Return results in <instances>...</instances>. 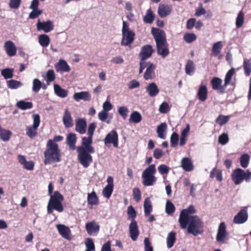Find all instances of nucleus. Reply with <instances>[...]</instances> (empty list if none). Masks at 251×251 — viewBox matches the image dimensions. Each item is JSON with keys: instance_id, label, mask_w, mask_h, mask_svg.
Wrapping results in <instances>:
<instances>
[{"instance_id": "obj_34", "label": "nucleus", "mask_w": 251, "mask_h": 251, "mask_svg": "<svg viewBox=\"0 0 251 251\" xmlns=\"http://www.w3.org/2000/svg\"><path fill=\"white\" fill-rule=\"evenodd\" d=\"M66 140L70 149L72 150H75V143L76 142L75 134L73 133H69L67 136Z\"/></svg>"}, {"instance_id": "obj_58", "label": "nucleus", "mask_w": 251, "mask_h": 251, "mask_svg": "<svg viewBox=\"0 0 251 251\" xmlns=\"http://www.w3.org/2000/svg\"><path fill=\"white\" fill-rule=\"evenodd\" d=\"M128 112V109L126 106H121L118 108V113L124 119H126V118Z\"/></svg>"}, {"instance_id": "obj_24", "label": "nucleus", "mask_w": 251, "mask_h": 251, "mask_svg": "<svg viewBox=\"0 0 251 251\" xmlns=\"http://www.w3.org/2000/svg\"><path fill=\"white\" fill-rule=\"evenodd\" d=\"M55 67L58 72H69L71 70L70 67L64 59L59 60Z\"/></svg>"}, {"instance_id": "obj_40", "label": "nucleus", "mask_w": 251, "mask_h": 251, "mask_svg": "<svg viewBox=\"0 0 251 251\" xmlns=\"http://www.w3.org/2000/svg\"><path fill=\"white\" fill-rule=\"evenodd\" d=\"M39 43L43 47H47L50 43L49 37L46 34H42L39 36Z\"/></svg>"}, {"instance_id": "obj_9", "label": "nucleus", "mask_w": 251, "mask_h": 251, "mask_svg": "<svg viewBox=\"0 0 251 251\" xmlns=\"http://www.w3.org/2000/svg\"><path fill=\"white\" fill-rule=\"evenodd\" d=\"M33 123L32 126H28L26 129V135L32 139L37 135V129L40 123V117L38 114H33L32 115Z\"/></svg>"}, {"instance_id": "obj_64", "label": "nucleus", "mask_w": 251, "mask_h": 251, "mask_svg": "<svg viewBox=\"0 0 251 251\" xmlns=\"http://www.w3.org/2000/svg\"><path fill=\"white\" fill-rule=\"evenodd\" d=\"M113 108V106L110 102L108 100L105 101L102 104V110L108 112L110 111Z\"/></svg>"}, {"instance_id": "obj_28", "label": "nucleus", "mask_w": 251, "mask_h": 251, "mask_svg": "<svg viewBox=\"0 0 251 251\" xmlns=\"http://www.w3.org/2000/svg\"><path fill=\"white\" fill-rule=\"evenodd\" d=\"M56 227L59 234L64 238L69 239L71 231L69 227L64 225H57Z\"/></svg>"}, {"instance_id": "obj_59", "label": "nucleus", "mask_w": 251, "mask_h": 251, "mask_svg": "<svg viewBox=\"0 0 251 251\" xmlns=\"http://www.w3.org/2000/svg\"><path fill=\"white\" fill-rule=\"evenodd\" d=\"M127 213L128 217V219H134L136 216V212L131 205L128 207Z\"/></svg>"}, {"instance_id": "obj_50", "label": "nucleus", "mask_w": 251, "mask_h": 251, "mask_svg": "<svg viewBox=\"0 0 251 251\" xmlns=\"http://www.w3.org/2000/svg\"><path fill=\"white\" fill-rule=\"evenodd\" d=\"M55 78V74L54 71L52 70H49L46 73V76L45 77V80L47 82L48 85H49L50 83L54 80Z\"/></svg>"}, {"instance_id": "obj_62", "label": "nucleus", "mask_w": 251, "mask_h": 251, "mask_svg": "<svg viewBox=\"0 0 251 251\" xmlns=\"http://www.w3.org/2000/svg\"><path fill=\"white\" fill-rule=\"evenodd\" d=\"M229 140L228 135L226 133H223L219 137V142L222 145L226 144Z\"/></svg>"}, {"instance_id": "obj_22", "label": "nucleus", "mask_w": 251, "mask_h": 251, "mask_svg": "<svg viewBox=\"0 0 251 251\" xmlns=\"http://www.w3.org/2000/svg\"><path fill=\"white\" fill-rule=\"evenodd\" d=\"M155 68L156 66L155 65L151 62H149V66L144 75V78L145 80H148L154 78L155 76L154 71Z\"/></svg>"}, {"instance_id": "obj_29", "label": "nucleus", "mask_w": 251, "mask_h": 251, "mask_svg": "<svg viewBox=\"0 0 251 251\" xmlns=\"http://www.w3.org/2000/svg\"><path fill=\"white\" fill-rule=\"evenodd\" d=\"M181 166L186 172H190L194 169V166L191 159L188 157L183 158L181 162Z\"/></svg>"}, {"instance_id": "obj_38", "label": "nucleus", "mask_w": 251, "mask_h": 251, "mask_svg": "<svg viewBox=\"0 0 251 251\" xmlns=\"http://www.w3.org/2000/svg\"><path fill=\"white\" fill-rule=\"evenodd\" d=\"M16 106L19 109L22 110H26L28 109H31L33 107L32 102L25 101L24 100H20L16 103Z\"/></svg>"}, {"instance_id": "obj_63", "label": "nucleus", "mask_w": 251, "mask_h": 251, "mask_svg": "<svg viewBox=\"0 0 251 251\" xmlns=\"http://www.w3.org/2000/svg\"><path fill=\"white\" fill-rule=\"evenodd\" d=\"M21 0H10L9 6L12 9H18L21 4Z\"/></svg>"}, {"instance_id": "obj_11", "label": "nucleus", "mask_w": 251, "mask_h": 251, "mask_svg": "<svg viewBox=\"0 0 251 251\" xmlns=\"http://www.w3.org/2000/svg\"><path fill=\"white\" fill-rule=\"evenodd\" d=\"M104 144L107 145L113 144L114 147L117 148L118 146V135L115 130H113L108 133L104 139Z\"/></svg>"}, {"instance_id": "obj_30", "label": "nucleus", "mask_w": 251, "mask_h": 251, "mask_svg": "<svg viewBox=\"0 0 251 251\" xmlns=\"http://www.w3.org/2000/svg\"><path fill=\"white\" fill-rule=\"evenodd\" d=\"M63 122L66 127H70L73 126V119L71 113L67 108L65 109L64 114L63 116Z\"/></svg>"}, {"instance_id": "obj_19", "label": "nucleus", "mask_w": 251, "mask_h": 251, "mask_svg": "<svg viewBox=\"0 0 251 251\" xmlns=\"http://www.w3.org/2000/svg\"><path fill=\"white\" fill-rule=\"evenodd\" d=\"M4 48L7 55L13 56L16 55L17 48L14 43L10 40L7 41L4 45Z\"/></svg>"}, {"instance_id": "obj_36", "label": "nucleus", "mask_w": 251, "mask_h": 251, "mask_svg": "<svg viewBox=\"0 0 251 251\" xmlns=\"http://www.w3.org/2000/svg\"><path fill=\"white\" fill-rule=\"evenodd\" d=\"M176 240V234L174 231L170 232L167 237V246L168 249H171L174 246Z\"/></svg>"}, {"instance_id": "obj_25", "label": "nucleus", "mask_w": 251, "mask_h": 251, "mask_svg": "<svg viewBox=\"0 0 251 251\" xmlns=\"http://www.w3.org/2000/svg\"><path fill=\"white\" fill-rule=\"evenodd\" d=\"M86 122L84 119H78L76 120L75 130L80 134H83L86 131Z\"/></svg>"}, {"instance_id": "obj_54", "label": "nucleus", "mask_w": 251, "mask_h": 251, "mask_svg": "<svg viewBox=\"0 0 251 251\" xmlns=\"http://www.w3.org/2000/svg\"><path fill=\"white\" fill-rule=\"evenodd\" d=\"M197 39V36L194 33H186L184 35L183 39L188 43H190L195 41Z\"/></svg>"}, {"instance_id": "obj_27", "label": "nucleus", "mask_w": 251, "mask_h": 251, "mask_svg": "<svg viewBox=\"0 0 251 251\" xmlns=\"http://www.w3.org/2000/svg\"><path fill=\"white\" fill-rule=\"evenodd\" d=\"M190 130V126L189 124H187L186 126L181 132L179 145L181 147L183 146L186 143Z\"/></svg>"}, {"instance_id": "obj_44", "label": "nucleus", "mask_w": 251, "mask_h": 251, "mask_svg": "<svg viewBox=\"0 0 251 251\" xmlns=\"http://www.w3.org/2000/svg\"><path fill=\"white\" fill-rule=\"evenodd\" d=\"M154 14L151 9H149L146 15L143 18V20L145 23L147 24H151L152 23L154 20Z\"/></svg>"}, {"instance_id": "obj_42", "label": "nucleus", "mask_w": 251, "mask_h": 251, "mask_svg": "<svg viewBox=\"0 0 251 251\" xmlns=\"http://www.w3.org/2000/svg\"><path fill=\"white\" fill-rule=\"evenodd\" d=\"M129 120L130 122L139 123L142 120V116L138 112L133 111L131 114Z\"/></svg>"}, {"instance_id": "obj_32", "label": "nucleus", "mask_w": 251, "mask_h": 251, "mask_svg": "<svg viewBox=\"0 0 251 251\" xmlns=\"http://www.w3.org/2000/svg\"><path fill=\"white\" fill-rule=\"evenodd\" d=\"M54 94L58 97L61 98H65L68 95V91L67 90L63 89L58 84H54L53 85Z\"/></svg>"}, {"instance_id": "obj_41", "label": "nucleus", "mask_w": 251, "mask_h": 251, "mask_svg": "<svg viewBox=\"0 0 251 251\" xmlns=\"http://www.w3.org/2000/svg\"><path fill=\"white\" fill-rule=\"evenodd\" d=\"M144 212L146 216H147L151 212L152 207L151 200L149 198L145 199L144 203Z\"/></svg>"}, {"instance_id": "obj_16", "label": "nucleus", "mask_w": 251, "mask_h": 251, "mask_svg": "<svg viewBox=\"0 0 251 251\" xmlns=\"http://www.w3.org/2000/svg\"><path fill=\"white\" fill-rule=\"evenodd\" d=\"M85 228L88 234L96 235L100 230V226L96 222L91 221L86 224Z\"/></svg>"}, {"instance_id": "obj_26", "label": "nucleus", "mask_w": 251, "mask_h": 251, "mask_svg": "<svg viewBox=\"0 0 251 251\" xmlns=\"http://www.w3.org/2000/svg\"><path fill=\"white\" fill-rule=\"evenodd\" d=\"M146 90L150 97L156 96L159 92L158 86L154 82L149 83L146 87Z\"/></svg>"}, {"instance_id": "obj_10", "label": "nucleus", "mask_w": 251, "mask_h": 251, "mask_svg": "<svg viewBox=\"0 0 251 251\" xmlns=\"http://www.w3.org/2000/svg\"><path fill=\"white\" fill-rule=\"evenodd\" d=\"M228 239V235L226 231L225 224L221 223L218 227L216 240L220 244H226L227 242Z\"/></svg>"}, {"instance_id": "obj_3", "label": "nucleus", "mask_w": 251, "mask_h": 251, "mask_svg": "<svg viewBox=\"0 0 251 251\" xmlns=\"http://www.w3.org/2000/svg\"><path fill=\"white\" fill-rule=\"evenodd\" d=\"M53 189V186L50 183L48 186V193L50 198L47 206L48 213L49 214L52 213L53 209L59 212L63 211L64 209L62 204L63 200V196L58 191H55L52 195Z\"/></svg>"}, {"instance_id": "obj_61", "label": "nucleus", "mask_w": 251, "mask_h": 251, "mask_svg": "<svg viewBox=\"0 0 251 251\" xmlns=\"http://www.w3.org/2000/svg\"><path fill=\"white\" fill-rule=\"evenodd\" d=\"M158 170L159 173L163 175L167 174L170 170V168L167 165L162 164L159 166Z\"/></svg>"}, {"instance_id": "obj_57", "label": "nucleus", "mask_w": 251, "mask_h": 251, "mask_svg": "<svg viewBox=\"0 0 251 251\" xmlns=\"http://www.w3.org/2000/svg\"><path fill=\"white\" fill-rule=\"evenodd\" d=\"M113 191V187L109 186H106L103 190L102 194L104 197L109 199Z\"/></svg>"}, {"instance_id": "obj_6", "label": "nucleus", "mask_w": 251, "mask_h": 251, "mask_svg": "<svg viewBox=\"0 0 251 251\" xmlns=\"http://www.w3.org/2000/svg\"><path fill=\"white\" fill-rule=\"evenodd\" d=\"M231 178L235 185L241 184L244 180L248 182L251 179V173L249 170L245 172L240 168H237L232 172Z\"/></svg>"}, {"instance_id": "obj_21", "label": "nucleus", "mask_w": 251, "mask_h": 251, "mask_svg": "<svg viewBox=\"0 0 251 251\" xmlns=\"http://www.w3.org/2000/svg\"><path fill=\"white\" fill-rule=\"evenodd\" d=\"M92 143V137L88 136V137H84L82 138V146L85 150L90 153H94V150L91 146Z\"/></svg>"}, {"instance_id": "obj_60", "label": "nucleus", "mask_w": 251, "mask_h": 251, "mask_svg": "<svg viewBox=\"0 0 251 251\" xmlns=\"http://www.w3.org/2000/svg\"><path fill=\"white\" fill-rule=\"evenodd\" d=\"M32 9V11L30 12L29 15V17L30 19H34L38 17L40 15H41L42 13V11L39 9L38 8Z\"/></svg>"}, {"instance_id": "obj_1", "label": "nucleus", "mask_w": 251, "mask_h": 251, "mask_svg": "<svg viewBox=\"0 0 251 251\" xmlns=\"http://www.w3.org/2000/svg\"><path fill=\"white\" fill-rule=\"evenodd\" d=\"M195 212V207L190 205L181 211L178 221L182 229L187 227L188 233L197 236L202 233L203 226L202 221L198 216L193 215Z\"/></svg>"}, {"instance_id": "obj_43", "label": "nucleus", "mask_w": 251, "mask_h": 251, "mask_svg": "<svg viewBox=\"0 0 251 251\" xmlns=\"http://www.w3.org/2000/svg\"><path fill=\"white\" fill-rule=\"evenodd\" d=\"M244 23V14L242 11H240L236 19V27L237 28H240L242 26Z\"/></svg>"}, {"instance_id": "obj_45", "label": "nucleus", "mask_w": 251, "mask_h": 251, "mask_svg": "<svg viewBox=\"0 0 251 251\" xmlns=\"http://www.w3.org/2000/svg\"><path fill=\"white\" fill-rule=\"evenodd\" d=\"M185 73L187 75H192L195 71V66L193 61L189 60L185 66Z\"/></svg>"}, {"instance_id": "obj_37", "label": "nucleus", "mask_w": 251, "mask_h": 251, "mask_svg": "<svg viewBox=\"0 0 251 251\" xmlns=\"http://www.w3.org/2000/svg\"><path fill=\"white\" fill-rule=\"evenodd\" d=\"M235 74V69L234 68H231L226 74L224 79V83L225 86H227V85L232 84L231 82V78Z\"/></svg>"}, {"instance_id": "obj_49", "label": "nucleus", "mask_w": 251, "mask_h": 251, "mask_svg": "<svg viewBox=\"0 0 251 251\" xmlns=\"http://www.w3.org/2000/svg\"><path fill=\"white\" fill-rule=\"evenodd\" d=\"M243 68L245 74L246 76H249L251 74V63L250 61L247 59L244 60Z\"/></svg>"}, {"instance_id": "obj_14", "label": "nucleus", "mask_w": 251, "mask_h": 251, "mask_svg": "<svg viewBox=\"0 0 251 251\" xmlns=\"http://www.w3.org/2000/svg\"><path fill=\"white\" fill-rule=\"evenodd\" d=\"M37 28L38 30H43L46 33L49 32L53 28V23L50 20L41 22L40 20H38Z\"/></svg>"}, {"instance_id": "obj_5", "label": "nucleus", "mask_w": 251, "mask_h": 251, "mask_svg": "<svg viewBox=\"0 0 251 251\" xmlns=\"http://www.w3.org/2000/svg\"><path fill=\"white\" fill-rule=\"evenodd\" d=\"M156 168L154 164L150 165L142 173L143 184L145 186H150L154 184L157 178L155 176Z\"/></svg>"}, {"instance_id": "obj_4", "label": "nucleus", "mask_w": 251, "mask_h": 251, "mask_svg": "<svg viewBox=\"0 0 251 251\" xmlns=\"http://www.w3.org/2000/svg\"><path fill=\"white\" fill-rule=\"evenodd\" d=\"M47 149L44 152L45 164H50L53 162H58L61 160L60 151L58 146L52 140H49L47 143Z\"/></svg>"}, {"instance_id": "obj_20", "label": "nucleus", "mask_w": 251, "mask_h": 251, "mask_svg": "<svg viewBox=\"0 0 251 251\" xmlns=\"http://www.w3.org/2000/svg\"><path fill=\"white\" fill-rule=\"evenodd\" d=\"M73 99L76 101L80 100L90 101L91 100V96L88 91H81L75 93L73 95Z\"/></svg>"}, {"instance_id": "obj_23", "label": "nucleus", "mask_w": 251, "mask_h": 251, "mask_svg": "<svg viewBox=\"0 0 251 251\" xmlns=\"http://www.w3.org/2000/svg\"><path fill=\"white\" fill-rule=\"evenodd\" d=\"M208 90L205 84H201L198 90L197 96L201 101H204L207 99Z\"/></svg>"}, {"instance_id": "obj_47", "label": "nucleus", "mask_w": 251, "mask_h": 251, "mask_svg": "<svg viewBox=\"0 0 251 251\" xmlns=\"http://www.w3.org/2000/svg\"><path fill=\"white\" fill-rule=\"evenodd\" d=\"M230 118V116H224L223 115H220L216 119V122L218 125L222 126L227 123Z\"/></svg>"}, {"instance_id": "obj_8", "label": "nucleus", "mask_w": 251, "mask_h": 251, "mask_svg": "<svg viewBox=\"0 0 251 251\" xmlns=\"http://www.w3.org/2000/svg\"><path fill=\"white\" fill-rule=\"evenodd\" d=\"M78 159L79 163L84 168H87L92 162V157L90 152L81 147H77Z\"/></svg>"}, {"instance_id": "obj_55", "label": "nucleus", "mask_w": 251, "mask_h": 251, "mask_svg": "<svg viewBox=\"0 0 251 251\" xmlns=\"http://www.w3.org/2000/svg\"><path fill=\"white\" fill-rule=\"evenodd\" d=\"M85 246L86 251H95V246L93 241L91 238L86 239L85 242Z\"/></svg>"}, {"instance_id": "obj_48", "label": "nucleus", "mask_w": 251, "mask_h": 251, "mask_svg": "<svg viewBox=\"0 0 251 251\" xmlns=\"http://www.w3.org/2000/svg\"><path fill=\"white\" fill-rule=\"evenodd\" d=\"M42 87V82L38 78H34L32 81V90L34 93H38Z\"/></svg>"}, {"instance_id": "obj_31", "label": "nucleus", "mask_w": 251, "mask_h": 251, "mask_svg": "<svg viewBox=\"0 0 251 251\" xmlns=\"http://www.w3.org/2000/svg\"><path fill=\"white\" fill-rule=\"evenodd\" d=\"M223 46V45L221 41H218L214 43L212 48L211 55L218 56L219 59L221 58L222 55L220 54V53Z\"/></svg>"}, {"instance_id": "obj_56", "label": "nucleus", "mask_w": 251, "mask_h": 251, "mask_svg": "<svg viewBox=\"0 0 251 251\" xmlns=\"http://www.w3.org/2000/svg\"><path fill=\"white\" fill-rule=\"evenodd\" d=\"M178 135L176 132H173L170 137L171 145L172 147H176L178 145Z\"/></svg>"}, {"instance_id": "obj_35", "label": "nucleus", "mask_w": 251, "mask_h": 251, "mask_svg": "<svg viewBox=\"0 0 251 251\" xmlns=\"http://www.w3.org/2000/svg\"><path fill=\"white\" fill-rule=\"evenodd\" d=\"M210 177L211 178H216V179L221 182L223 180L222 172L221 170L214 168L210 172Z\"/></svg>"}, {"instance_id": "obj_12", "label": "nucleus", "mask_w": 251, "mask_h": 251, "mask_svg": "<svg viewBox=\"0 0 251 251\" xmlns=\"http://www.w3.org/2000/svg\"><path fill=\"white\" fill-rule=\"evenodd\" d=\"M129 232L131 239L135 241L139 236V231L137 222L134 220H132L129 225Z\"/></svg>"}, {"instance_id": "obj_7", "label": "nucleus", "mask_w": 251, "mask_h": 251, "mask_svg": "<svg viewBox=\"0 0 251 251\" xmlns=\"http://www.w3.org/2000/svg\"><path fill=\"white\" fill-rule=\"evenodd\" d=\"M122 33L121 45L124 46H130L134 41L135 33L129 29L128 25L125 21L123 22Z\"/></svg>"}, {"instance_id": "obj_17", "label": "nucleus", "mask_w": 251, "mask_h": 251, "mask_svg": "<svg viewBox=\"0 0 251 251\" xmlns=\"http://www.w3.org/2000/svg\"><path fill=\"white\" fill-rule=\"evenodd\" d=\"M247 210L244 208L242 209L234 218L233 222L236 224H242L248 220Z\"/></svg>"}, {"instance_id": "obj_13", "label": "nucleus", "mask_w": 251, "mask_h": 251, "mask_svg": "<svg viewBox=\"0 0 251 251\" xmlns=\"http://www.w3.org/2000/svg\"><path fill=\"white\" fill-rule=\"evenodd\" d=\"M222 80L221 78L216 77L213 78L211 81L212 88L218 91L220 93H224L226 86H225V83L222 85Z\"/></svg>"}, {"instance_id": "obj_33", "label": "nucleus", "mask_w": 251, "mask_h": 251, "mask_svg": "<svg viewBox=\"0 0 251 251\" xmlns=\"http://www.w3.org/2000/svg\"><path fill=\"white\" fill-rule=\"evenodd\" d=\"M167 125L166 123H162L158 126L156 132L159 138L162 139L166 138Z\"/></svg>"}, {"instance_id": "obj_53", "label": "nucleus", "mask_w": 251, "mask_h": 251, "mask_svg": "<svg viewBox=\"0 0 251 251\" xmlns=\"http://www.w3.org/2000/svg\"><path fill=\"white\" fill-rule=\"evenodd\" d=\"M175 210L174 204L170 201H168L166 203L165 211L168 215H172Z\"/></svg>"}, {"instance_id": "obj_18", "label": "nucleus", "mask_w": 251, "mask_h": 251, "mask_svg": "<svg viewBox=\"0 0 251 251\" xmlns=\"http://www.w3.org/2000/svg\"><path fill=\"white\" fill-rule=\"evenodd\" d=\"M153 52L152 47L147 45L142 47L139 53V57L141 60H146L150 58Z\"/></svg>"}, {"instance_id": "obj_2", "label": "nucleus", "mask_w": 251, "mask_h": 251, "mask_svg": "<svg viewBox=\"0 0 251 251\" xmlns=\"http://www.w3.org/2000/svg\"><path fill=\"white\" fill-rule=\"evenodd\" d=\"M151 31L156 42L157 53L163 58L167 57L169 54V50L164 32L154 28H152Z\"/></svg>"}, {"instance_id": "obj_52", "label": "nucleus", "mask_w": 251, "mask_h": 251, "mask_svg": "<svg viewBox=\"0 0 251 251\" xmlns=\"http://www.w3.org/2000/svg\"><path fill=\"white\" fill-rule=\"evenodd\" d=\"M250 158V157L248 154H244L241 156L240 162L243 168H246L248 166Z\"/></svg>"}, {"instance_id": "obj_46", "label": "nucleus", "mask_w": 251, "mask_h": 251, "mask_svg": "<svg viewBox=\"0 0 251 251\" xmlns=\"http://www.w3.org/2000/svg\"><path fill=\"white\" fill-rule=\"evenodd\" d=\"M7 84L8 87L11 89H16L23 85L20 81L13 79L7 81Z\"/></svg>"}, {"instance_id": "obj_51", "label": "nucleus", "mask_w": 251, "mask_h": 251, "mask_svg": "<svg viewBox=\"0 0 251 251\" xmlns=\"http://www.w3.org/2000/svg\"><path fill=\"white\" fill-rule=\"evenodd\" d=\"M13 69L6 68L1 71V74L5 79H7L13 77Z\"/></svg>"}, {"instance_id": "obj_15", "label": "nucleus", "mask_w": 251, "mask_h": 251, "mask_svg": "<svg viewBox=\"0 0 251 251\" xmlns=\"http://www.w3.org/2000/svg\"><path fill=\"white\" fill-rule=\"evenodd\" d=\"M172 11L171 5L160 3L158 8V14L161 18H164L169 15Z\"/></svg>"}, {"instance_id": "obj_39", "label": "nucleus", "mask_w": 251, "mask_h": 251, "mask_svg": "<svg viewBox=\"0 0 251 251\" xmlns=\"http://www.w3.org/2000/svg\"><path fill=\"white\" fill-rule=\"evenodd\" d=\"M87 201L88 204L91 205H97L98 203L99 200L95 192L88 194Z\"/></svg>"}]
</instances>
